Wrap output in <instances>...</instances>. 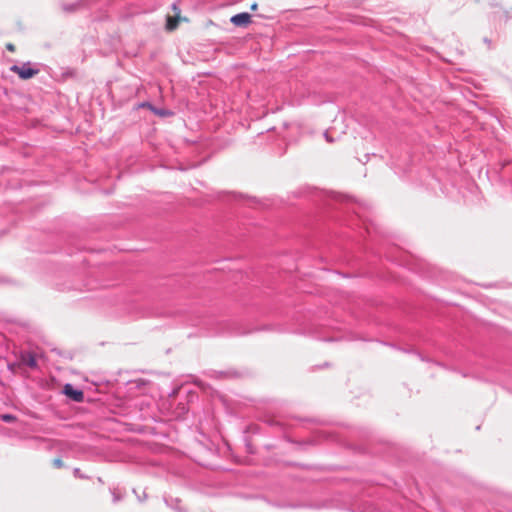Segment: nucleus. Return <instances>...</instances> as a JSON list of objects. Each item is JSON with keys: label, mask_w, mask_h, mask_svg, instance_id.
<instances>
[{"label": "nucleus", "mask_w": 512, "mask_h": 512, "mask_svg": "<svg viewBox=\"0 0 512 512\" xmlns=\"http://www.w3.org/2000/svg\"><path fill=\"white\" fill-rule=\"evenodd\" d=\"M10 70L22 80L31 79L39 73V69L32 67L30 62H25L22 65H12Z\"/></svg>", "instance_id": "obj_1"}, {"label": "nucleus", "mask_w": 512, "mask_h": 512, "mask_svg": "<svg viewBox=\"0 0 512 512\" xmlns=\"http://www.w3.org/2000/svg\"><path fill=\"white\" fill-rule=\"evenodd\" d=\"M63 393L75 402H82L84 393L82 390L75 388L72 384L67 383L64 385Z\"/></svg>", "instance_id": "obj_2"}, {"label": "nucleus", "mask_w": 512, "mask_h": 512, "mask_svg": "<svg viewBox=\"0 0 512 512\" xmlns=\"http://www.w3.org/2000/svg\"><path fill=\"white\" fill-rule=\"evenodd\" d=\"M230 22L235 26L244 27L251 22V15L247 12L238 13L231 17Z\"/></svg>", "instance_id": "obj_3"}, {"label": "nucleus", "mask_w": 512, "mask_h": 512, "mask_svg": "<svg viewBox=\"0 0 512 512\" xmlns=\"http://www.w3.org/2000/svg\"><path fill=\"white\" fill-rule=\"evenodd\" d=\"M21 361L30 368L37 367V360L34 354L26 353L21 355Z\"/></svg>", "instance_id": "obj_4"}, {"label": "nucleus", "mask_w": 512, "mask_h": 512, "mask_svg": "<svg viewBox=\"0 0 512 512\" xmlns=\"http://www.w3.org/2000/svg\"><path fill=\"white\" fill-rule=\"evenodd\" d=\"M165 503L172 509H174L175 511L177 512H186L185 509H183L182 507H180V499L178 498H165Z\"/></svg>", "instance_id": "obj_5"}, {"label": "nucleus", "mask_w": 512, "mask_h": 512, "mask_svg": "<svg viewBox=\"0 0 512 512\" xmlns=\"http://www.w3.org/2000/svg\"><path fill=\"white\" fill-rule=\"evenodd\" d=\"M0 418L5 423H13L17 420V417L13 414H2Z\"/></svg>", "instance_id": "obj_6"}, {"label": "nucleus", "mask_w": 512, "mask_h": 512, "mask_svg": "<svg viewBox=\"0 0 512 512\" xmlns=\"http://www.w3.org/2000/svg\"><path fill=\"white\" fill-rule=\"evenodd\" d=\"M177 24H178L177 19H172L171 17H168L166 28L168 30H174L177 27Z\"/></svg>", "instance_id": "obj_7"}, {"label": "nucleus", "mask_w": 512, "mask_h": 512, "mask_svg": "<svg viewBox=\"0 0 512 512\" xmlns=\"http://www.w3.org/2000/svg\"><path fill=\"white\" fill-rule=\"evenodd\" d=\"M79 3L71 4V5H63V10L66 12H73L76 10Z\"/></svg>", "instance_id": "obj_8"}, {"label": "nucleus", "mask_w": 512, "mask_h": 512, "mask_svg": "<svg viewBox=\"0 0 512 512\" xmlns=\"http://www.w3.org/2000/svg\"><path fill=\"white\" fill-rule=\"evenodd\" d=\"M53 465L56 468H61L63 466V461L60 458H56L53 460Z\"/></svg>", "instance_id": "obj_9"}, {"label": "nucleus", "mask_w": 512, "mask_h": 512, "mask_svg": "<svg viewBox=\"0 0 512 512\" xmlns=\"http://www.w3.org/2000/svg\"><path fill=\"white\" fill-rule=\"evenodd\" d=\"M324 138L329 143H333L334 142V139L329 135V133L327 131L324 132Z\"/></svg>", "instance_id": "obj_10"}, {"label": "nucleus", "mask_w": 512, "mask_h": 512, "mask_svg": "<svg viewBox=\"0 0 512 512\" xmlns=\"http://www.w3.org/2000/svg\"><path fill=\"white\" fill-rule=\"evenodd\" d=\"M6 49L8 51L14 52L15 51V46L12 43H8V44H6Z\"/></svg>", "instance_id": "obj_11"}, {"label": "nucleus", "mask_w": 512, "mask_h": 512, "mask_svg": "<svg viewBox=\"0 0 512 512\" xmlns=\"http://www.w3.org/2000/svg\"><path fill=\"white\" fill-rule=\"evenodd\" d=\"M112 495H113V501L114 502H117V501H119L121 499V497L119 495H117L114 490L112 491Z\"/></svg>", "instance_id": "obj_12"}, {"label": "nucleus", "mask_w": 512, "mask_h": 512, "mask_svg": "<svg viewBox=\"0 0 512 512\" xmlns=\"http://www.w3.org/2000/svg\"><path fill=\"white\" fill-rule=\"evenodd\" d=\"M74 475L78 476V477H82V475L80 474V469L79 468H75L74 469Z\"/></svg>", "instance_id": "obj_13"}, {"label": "nucleus", "mask_w": 512, "mask_h": 512, "mask_svg": "<svg viewBox=\"0 0 512 512\" xmlns=\"http://www.w3.org/2000/svg\"><path fill=\"white\" fill-rule=\"evenodd\" d=\"M155 113L158 114V115H165V111L164 110H155Z\"/></svg>", "instance_id": "obj_14"}, {"label": "nucleus", "mask_w": 512, "mask_h": 512, "mask_svg": "<svg viewBox=\"0 0 512 512\" xmlns=\"http://www.w3.org/2000/svg\"><path fill=\"white\" fill-rule=\"evenodd\" d=\"M146 498H147V494L146 493H143V495H141V497L138 496L139 501H143Z\"/></svg>", "instance_id": "obj_15"}, {"label": "nucleus", "mask_w": 512, "mask_h": 512, "mask_svg": "<svg viewBox=\"0 0 512 512\" xmlns=\"http://www.w3.org/2000/svg\"><path fill=\"white\" fill-rule=\"evenodd\" d=\"M146 498H147V494L146 493H143V495H141V497L138 496L139 501H143Z\"/></svg>", "instance_id": "obj_16"}, {"label": "nucleus", "mask_w": 512, "mask_h": 512, "mask_svg": "<svg viewBox=\"0 0 512 512\" xmlns=\"http://www.w3.org/2000/svg\"><path fill=\"white\" fill-rule=\"evenodd\" d=\"M257 6H258V5H257V3H253V4L251 5V10H256V9H257Z\"/></svg>", "instance_id": "obj_17"}, {"label": "nucleus", "mask_w": 512, "mask_h": 512, "mask_svg": "<svg viewBox=\"0 0 512 512\" xmlns=\"http://www.w3.org/2000/svg\"><path fill=\"white\" fill-rule=\"evenodd\" d=\"M172 8H173L174 10H176V9H177L176 4H173V5H172Z\"/></svg>", "instance_id": "obj_18"}]
</instances>
